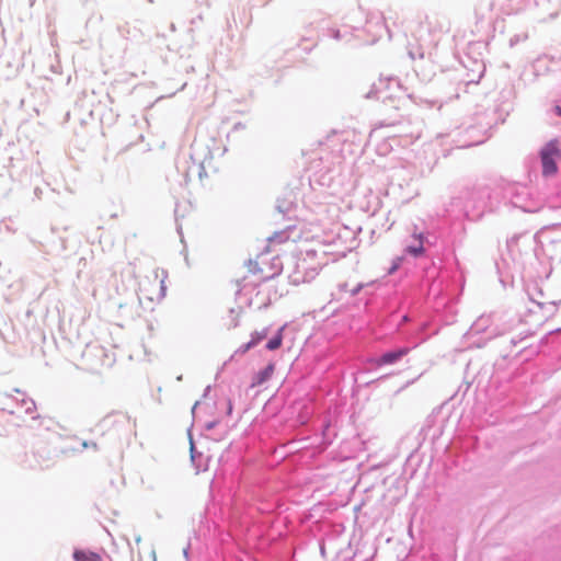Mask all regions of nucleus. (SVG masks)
Segmentation results:
<instances>
[{
	"label": "nucleus",
	"instance_id": "7",
	"mask_svg": "<svg viewBox=\"0 0 561 561\" xmlns=\"http://www.w3.org/2000/svg\"><path fill=\"white\" fill-rule=\"evenodd\" d=\"M125 422V416L121 413H112L102 420V425L106 428L119 427Z\"/></svg>",
	"mask_w": 561,
	"mask_h": 561
},
{
	"label": "nucleus",
	"instance_id": "4",
	"mask_svg": "<svg viewBox=\"0 0 561 561\" xmlns=\"http://www.w3.org/2000/svg\"><path fill=\"white\" fill-rule=\"evenodd\" d=\"M409 353V348H399L397 351H391L385 353L378 358L373 359V363L377 367H381L385 365H391L401 359L404 355Z\"/></svg>",
	"mask_w": 561,
	"mask_h": 561
},
{
	"label": "nucleus",
	"instance_id": "14",
	"mask_svg": "<svg viewBox=\"0 0 561 561\" xmlns=\"http://www.w3.org/2000/svg\"><path fill=\"white\" fill-rule=\"evenodd\" d=\"M397 268H398V265L396 264V265L391 268L390 273L394 272Z\"/></svg>",
	"mask_w": 561,
	"mask_h": 561
},
{
	"label": "nucleus",
	"instance_id": "8",
	"mask_svg": "<svg viewBox=\"0 0 561 561\" xmlns=\"http://www.w3.org/2000/svg\"><path fill=\"white\" fill-rule=\"evenodd\" d=\"M73 559L75 561H103L99 553L89 550H76Z\"/></svg>",
	"mask_w": 561,
	"mask_h": 561
},
{
	"label": "nucleus",
	"instance_id": "13",
	"mask_svg": "<svg viewBox=\"0 0 561 561\" xmlns=\"http://www.w3.org/2000/svg\"><path fill=\"white\" fill-rule=\"evenodd\" d=\"M554 112L557 113V115L561 116V106L557 105L554 107Z\"/></svg>",
	"mask_w": 561,
	"mask_h": 561
},
{
	"label": "nucleus",
	"instance_id": "11",
	"mask_svg": "<svg viewBox=\"0 0 561 561\" xmlns=\"http://www.w3.org/2000/svg\"><path fill=\"white\" fill-rule=\"evenodd\" d=\"M423 244H422V241H420L419 245L417 247H409L408 248V252L413 254V255H420L423 253Z\"/></svg>",
	"mask_w": 561,
	"mask_h": 561
},
{
	"label": "nucleus",
	"instance_id": "2",
	"mask_svg": "<svg viewBox=\"0 0 561 561\" xmlns=\"http://www.w3.org/2000/svg\"><path fill=\"white\" fill-rule=\"evenodd\" d=\"M277 257L271 259L265 254L257 255L248 263L250 274L257 276L260 282H266L280 273V265L276 263Z\"/></svg>",
	"mask_w": 561,
	"mask_h": 561
},
{
	"label": "nucleus",
	"instance_id": "12",
	"mask_svg": "<svg viewBox=\"0 0 561 561\" xmlns=\"http://www.w3.org/2000/svg\"><path fill=\"white\" fill-rule=\"evenodd\" d=\"M264 336H261V335H257V337H253L247 345H244V347L242 348V353H245L248 352L252 346L256 345L261 339H263Z\"/></svg>",
	"mask_w": 561,
	"mask_h": 561
},
{
	"label": "nucleus",
	"instance_id": "3",
	"mask_svg": "<svg viewBox=\"0 0 561 561\" xmlns=\"http://www.w3.org/2000/svg\"><path fill=\"white\" fill-rule=\"evenodd\" d=\"M542 173L543 175H553L557 173V159L561 157V151L558 147V142L552 140L548 142L540 151Z\"/></svg>",
	"mask_w": 561,
	"mask_h": 561
},
{
	"label": "nucleus",
	"instance_id": "1",
	"mask_svg": "<svg viewBox=\"0 0 561 561\" xmlns=\"http://www.w3.org/2000/svg\"><path fill=\"white\" fill-rule=\"evenodd\" d=\"M167 273L153 271L139 283L140 294L150 301H159L165 296Z\"/></svg>",
	"mask_w": 561,
	"mask_h": 561
},
{
	"label": "nucleus",
	"instance_id": "9",
	"mask_svg": "<svg viewBox=\"0 0 561 561\" xmlns=\"http://www.w3.org/2000/svg\"><path fill=\"white\" fill-rule=\"evenodd\" d=\"M541 309V305L535 301H531L527 308L529 317L533 318V321L536 323H542L546 320L545 314H537Z\"/></svg>",
	"mask_w": 561,
	"mask_h": 561
},
{
	"label": "nucleus",
	"instance_id": "5",
	"mask_svg": "<svg viewBox=\"0 0 561 561\" xmlns=\"http://www.w3.org/2000/svg\"><path fill=\"white\" fill-rule=\"evenodd\" d=\"M242 307L237 306L228 309L221 317L222 325L226 329L236 328L239 324L240 317L242 314Z\"/></svg>",
	"mask_w": 561,
	"mask_h": 561
},
{
	"label": "nucleus",
	"instance_id": "6",
	"mask_svg": "<svg viewBox=\"0 0 561 561\" xmlns=\"http://www.w3.org/2000/svg\"><path fill=\"white\" fill-rule=\"evenodd\" d=\"M274 364H268L264 369L257 371L252 378L251 387L254 388L267 381L274 374Z\"/></svg>",
	"mask_w": 561,
	"mask_h": 561
},
{
	"label": "nucleus",
	"instance_id": "10",
	"mask_svg": "<svg viewBox=\"0 0 561 561\" xmlns=\"http://www.w3.org/2000/svg\"><path fill=\"white\" fill-rule=\"evenodd\" d=\"M280 345H282V336L277 335L267 342L266 347L271 351H274V350H277Z\"/></svg>",
	"mask_w": 561,
	"mask_h": 561
}]
</instances>
